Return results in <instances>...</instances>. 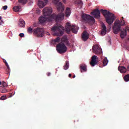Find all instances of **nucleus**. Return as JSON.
Returning a JSON list of instances; mask_svg holds the SVG:
<instances>
[{"mask_svg":"<svg viewBox=\"0 0 129 129\" xmlns=\"http://www.w3.org/2000/svg\"><path fill=\"white\" fill-rule=\"evenodd\" d=\"M65 15L63 13H59L58 14H52L50 17L46 16H43L39 18V22L41 24H44L46 22H59L62 21L64 19Z\"/></svg>","mask_w":129,"mask_h":129,"instance_id":"obj_1","label":"nucleus"},{"mask_svg":"<svg viewBox=\"0 0 129 129\" xmlns=\"http://www.w3.org/2000/svg\"><path fill=\"white\" fill-rule=\"evenodd\" d=\"M100 12L102 13L105 18L106 22L108 24V25H111L113 23V19L114 18V15L113 14L111 13L109 11L107 10H103V9H101Z\"/></svg>","mask_w":129,"mask_h":129,"instance_id":"obj_2","label":"nucleus"},{"mask_svg":"<svg viewBox=\"0 0 129 129\" xmlns=\"http://www.w3.org/2000/svg\"><path fill=\"white\" fill-rule=\"evenodd\" d=\"M51 30L55 32V36H57V37L63 36L65 32V29H64V27H62V25L55 26L51 28Z\"/></svg>","mask_w":129,"mask_h":129,"instance_id":"obj_3","label":"nucleus"},{"mask_svg":"<svg viewBox=\"0 0 129 129\" xmlns=\"http://www.w3.org/2000/svg\"><path fill=\"white\" fill-rule=\"evenodd\" d=\"M79 27L76 25H72L68 22L66 25L65 31L67 34H70V32L74 33V34H77Z\"/></svg>","mask_w":129,"mask_h":129,"instance_id":"obj_4","label":"nucleus"},{"mask_svg":"<svg viewBox=\"0 0 129 129\" xmlns=\"http://www.w3.org/2000/svg\"><path fill=\"white\" fill-rule=\"evenodd\" d=\"M125 24L123 19H120L117 23H115L113 27V32L116 35L118 34V32H120V26H124Z\"/></svg>","mask_w":129,"mask_h":129,"instance_id":"obj_5","label":"nucleus"},{"mask_svg":"<svg viewBox=\"0 0 129 129\" xmlns=\"http://www.w3.org/2000/svg\"><path fill=\"white\" fill-rule=\"evenodd\" d=\"M82 19L84 22H86V23H88L90 25H93V24L95 23L94 18L89 15L83 14L82 15Z\"/></svg>","mask_w":129,"mask_h":129,"instance_id":"obj_6","label":"nucleus"},{"mask_svg":"<svg viewBox=\"0 0 129 129\" xmlns=\"http://www.w3.org/2000/svg\"><path fill=\"white\" fill-rule=\"evenodd\" d=\"M56 50L59 54H63L67 51V47L65 44L63 43H59L56 45Z\"/></svg>","mask_w":129,"mask_h":129,"instance_id":"obj_7","label":"nucleus"},{"mask_svg":"<svg viewBox=\"0 0 129 129\" xmlns=\"http://www.w3.org/2000/svg\"><path fill=\"white\" fill-rule=\"evenodd\" d=\"M59 1L60 0H52V3L56 6L57 11L59 12H63L64 6L62 5V3L59 2Z\"/></svg>","mask_w":129,"mask_h":129,"instance_id":"obj_8","label":"nucleus"},{"mask_svg":"<svg viewBox=\"0 0 129 129\" xmlns=\"http://www.w3.org/2000/svg\"><path fill=\"white\" fill-rule=\"evenodd\" d=\"M42 12L43 16H45L47 18H50L51 17V14L53 13V10L51 8L45 7L43 9Z\"/></svg>","mask_w":129,"mask_h":129,"instance_id":"obj_9","label":"nucleus"},{"mask_svg":"<svg viewBox=\"0 0 129 129\" xmlns=\"http://www.w3.org/2000/svg\"><path fill=\"white\" fill-rule=\"evenodd\" d=\"M33 31L37 37L42 38V37L44 36V29L42 28L38 27L37 28L34 29Z\"/></svg>","mask_w":129,"mask_h":129,"instance_id":"obj_10","label":"nucleus"},{"mask_svg":"<svg viewBox=\"0 0 129 129\" xmlns=\"http://www.w3.org/2000/svg\"><path fill=\"white\" fill-rule=\"evenodd\" d=\"M93 53H95L96 55H100L102 53V49L98 45H95L92 48Z\"/></svg>","mask_w":129,"mask_h":129,"instance_id":"obj_11","label":"nucleus"},{"mask_svg":"<svg viewBox=\"0 0 129 129\" xmlns=\"http://www.w3.org/2000/svg\"><path fill=\"white\" fill-rule=\"evenodd\" d=\"M91 15L94 16L95 19H99L100 18V11L98 9H95L93 11L91 12Z\"/></svg>","mask_w":129,"mask_h":129,"instance_id":"obj_12","label":"nucleus"},{"mask_svg":"<svg viewBox=\"0 0 129 129\" xmlns=\"http://www.w3.org/2000/svg\"><path fill=\"white\" fill-rule=\"evenodd\" d=\"M48 0H39L38 6L40 8H43L48 4Z\"/></svg>","mask_w":129,"mask_h":129,"instance_id":"obj_13","label":"nucleus"},{"mask_svg":"<svg viewBox=\"0 0 129 129\" xmlns=\"http://www.w3.org/2000/svg\"><path fill=\"white\" fill-rule=\"evenodd\" d=\"M89 38V33H88L86 30H85L82 34V40L85 42L87 40H88Z\"/></svg>","mask_w":129,"mask_h":129,"instance_id":"obj_14","label":"nucleus"},{"mask_svg":"<svg viewBox=\"0 0 129 129\" xmlns=\"http://www.w3.org/2000/svg\"><path fill=\"white\" fill-rule=\"evenodd\" d=\"M91 59L90 64L92 66V67H94V66H95L96 64H97V61H96V59H98V57L96 55H93L92 56Z\"/></svg>","mask_w":129,"mask_h":129,"instance_id":"obj_15","label":"nucleus"},{"mask_svg":"<svg viewBox=\"0 0 129 129\" xmlns=\"http://www.w3.org/2000/svg\"><path fill=\"white\" fill-rule=\"evenodd\" d=\"M80 70L81 73L83 72H86L87 71V66L84 63L80 64Z\"/></svg>","mask_w":129,"mask_h":129,"instance_id":"obj_16","label":"nucleus"},{"mask_svg":"<svg viewBox=\"0 0 129 129\" xmlns=\"http://www.w3.org/2000/svg\"><path fill=\"white\" fill-rule=\"evenodd\" d=\"M118 71H120V73H125L126 72V68L122 66H119L118 67Z\"/></svg>","mask_w":129,"mask_h":129,"instance_id":"obj_17","label":"nucleus"},{"mask_svg":"<svg viewBox=\"0 0 129 129\" xmlns=\"http://www.w3.org/2000/svg\"><path fill=\"white\" fill-rule=\"evenodd\" d=\"M102 29L101 30V34L102 36H104L106 34V26L104 24H102Z\"/></svg>","mask_w":129,"mask_h":129,"instance_id":"obj_18","label":"nucleus"},{"mask_svg":"<svg viewBox=\"0 0 129 129\" xmlns=\"http://www.w3.org/2000/svg\"><path fill=\"white\" fill-rule=\"evenodd\" d=\"M26 25V23L25 22V21L23 19H20L19 20V26L20 27V28H24Z\"/></svg>","mask_w":129,"mask_h":129,"instance_id":"obj_19","label":"nucleus"},{"mask_svg":"<svg viewBox=\"0 0 129 129\" xmlns=\"http://www.w3.org/2000/svg\"><path fill=\"white\" fill-rule=\"evenodd\" d=\"M126 29H124L122 31H121V32L120 33V37L121 38V39H123L125 36H126Z\"/></svg>","mask_w":129,"mask_h":129,"instance_id":"obj_20","label":"nucleus"},{"mask_svg":"<svg viewBox=\"0 0 129 129\" xmlns=\"http://www.w3.org/2000/svg\"><path fill=\"white\" fill-rule=\"evenodd\" d=\"M61 42H62V43H66L67 45H68V44H69V41H68V38H67V36H63L61 38Z\"/></svg>","mask_w":129,"mask_h":129,"instance_id":"obj_21","label":"nucleus"},{"mask_svg":"<svg viewBox=\"0 0 129 129\" xmlns=\"http://www.w3.org/2000/svg\"><path fill=\"white\" fill-rule=\"evenodd\" d=\"M13 11L14 12H16V13H18V12H21L22 11V9L21 8V6H15L13 8Z\"/></svg>","mask_w":129,"mask_h":129,"instance_id":"obj_22","label":"nucleus"},{"mask_svg":"<svg viewBox=\"0 0 129 129\" xmlns=\"http://www.w3.org/2000/svg\"><path fill=\"white\" fill-rule=\"evenodd\" d=\"M65 13L66 17H69V16H70L71 14V10H70V8H67Z\"/></svg>","mask_w":129,"mask_h":129,"instance_id":"obj_23","label":"nucleus"},{"mask_svg":"<svg viewBox=\"0 0 129 129\" xmlns=\"http://www.w3.org/2000/svg\"><path fill=\"white\" fill-rule=\"evenodd\" d=\"M69 69V61H66V64L63 66V69L64 70H67Z\"/></svg>","mask_w":129,"mask_h":129,"instance_id":"obj_24","label":"nucleus"},{"mask_svg":"<svg viewBox=\"0 0 129 129\" xmlns=\"http://www.w3.org/2000/svg\"><path fill=\"white\" fill-rule=\"evenodd\" d=\"M107 63H108V60H107V58H105L103 61V66H106L107 65Z\"/></svg>","mask_w":129,"mask_h":129,"instance_id":"obj_25","label":"nucleus"},{"mask_svg":"<svg viewBox=\"0 0 129 129\" xmlns=\"http://www.w3.org/2000/svg\"><path fill=\"white\" fill-rule=\"evenodd\" d=\"M123 79L125 82H127L129 81V74H127L123 77Z\"/></svg>","mask_w":129,"mask_h":129,"instance_id":"obj_26","label":"nucleus"},{"mask_svg":"<svg viewBox=\"0 0 129 129\" xmlns=\"http://www.w3.org/2000/svg\"><path fill=\"white\" fill-rule=\"evenodd\" d=\"M77 4L79 8L80 9H81V8H82V6H83V3L82 2V1H78Z\"/></svg>","mask_w":129,"mask_h":129,"instance_id":"obj_27","label":"nucleus"},{"mask_svg":"<svg viewBox=\"0 0 129 129\" xmlns=\"http://www.w3.org/2000/svg\"><path fill=\"white\" fill-rule=\"evenodd\" d=\"M27 2H28V0H18V3H20V4H22L23 5H26Z\"/></svg>","mask_w":129,"mask_h":129,"instance_id":"obj_28","label":"nucleus"},{"mask_svg":"<svg viewBox=\"0 0 129 129\" xmlns=\"http://www.w3.org/2000/svg\"><path fill=\"white\" fill-rule=\"evenodd\" d=\"M55 43H59L60 42V37H57L54 40Z\"/></svg>","mask_w":129,"mask_h":129,"instance_id":"obj_29","label":"nucleus"},{"mask_svg":"<svg viewBox=\"0 0 129 129\" xmlns=\"http://www.w3.org/2000/svg\"><path fill=\"white\" fill-rule=\"evenodd\" d=\"M2 86H3V87H7L8 84H7V83L5 82L4 81H3Z\"/></svg>","mask_w":129,"mask_h":129,"instance_id":"obj_30","label":"nucleus"},{"mask_svg":"<svg viewBox=\"0 0 129 129\" xmlns=\"http://www.w3.org/2000/svg\"><path fill=\"white\" fill-rule=\"evenodd\" d=\"M28 33H33V29L31 27H29L27 30Z\"/></svg>","mask_w":129,"mask_h":129,"instance_id":"obj_31","label":"nucleus"},{"mask_svg":"<svg viewBox=\"0 0 129 129\" xmlns=\"http://www.w3.org/2000/svg\"><path fill=\"white\" fill-rule=\"evenodd\" d=\"M7 98V96H1V97L0 98V99L1 100H5V99H6Z\"/></svg>","mask_w":129,"mask_h":129,"instance_id":"obj_32","label":"nucleus"},{"mask_svg":"<svg viewBox=\"0 0 129 129\" xmlns=\"http://www.w3.org/2000/svg\"><path fill=\"white\" fill-rule=\"evenodd\" d=\"M24 36H25V34H24V33L19 34V36L21 37V38H23V37H24Z\"/></svg>","mask_w":129,"mask_h":129,"instance_id":"obj_33","label":"nucleus"},{"mask_svg":"<svg viewBox=\"0 0 129 129\" xmlns=\"http://www.w3.org/2000/svg\"><path fill=\"white\" fill-rule=\"evenodd\" d=\"M7 67V71H8V73H9V72H10V70H11V69H10V66H8Z\"/></svg>","mask_w":129,"mask_h":129,"instance_id":"obj_34","label":"nucleus"},{"mask_svg":"<svg viewBox=\"0 0 129 129\" xmlns=\"http://www.w3.org/2000/svg\"><path fill=\"white\" fill-rule=\"evenodd\" d=\"M7 9H8V6H5L3 7V9L5 10H7Z\"/></svg>","mask_w":129,"mask_h":129,"instance_id":"obj_35","label":"nucleus"},{"mask_svg":"<svg viewBox=\"0 0 129 129\" xmlns=\"http://www.w3.org/2000/svg\"><path fill=\"white\" fill-rule=\"evenodd\" d=\"M2 24H4V21L3 20H1L0 22V26H2Z\"/></svg>","mask_w":129,"mask_h":129,"instance_id":"obj_36","label":"nucleus"},{"mask_svg":"<svg viewBox=\"0 0 129 129\" xmlns=\"http://www.w3.org/2000/svg\"><path fill=\"white\" fill-rule=\"evenodd\" d=\"M47 76H51V73H50V72L47 73Z\"/></svg>","mask_w":129,"mask_h":129,"instance_id":"obj_37","label":"nucleus"},{"mask_svg":"<svg viewBox=\"0 0 129 129\" xmlns=\"http://www.w3.org/2000/svg\"><path fill=\"white\" fill-rule=\"evenodd\" d=\"M69 77L71 78V77H72V75L71 74H69Z\"/></svg>","mask_w":129,"mask_h":129,"instance_id":"obj_38","label":"nucleus"},{"mask_svg":"<svg viewBox=\"0 0 129 129\" xmlns=\"http://www.w3.org/2000/svg\"><path fill=\"white\" fill-rule=\"evenodd\" d=\"M5 65H6V66H7V67L8 66H9V64H8V62H5Z\"/></svg>","mask_w":129,"mask_h":129,"instance_id":"obj_39","label":"nucleus"},{"mask_svg":"<svg viewBox=\"0 0 129 129\" xmlns=\"http://www.w3.org/2000/svg\"><path fill=\"white\" fill-rule=\"evenodd\" d=\"M126 69V71H129V66H128L127 67V69Z\"/></svg>","mask_w":129,"mask_h":129,"instance_id":"obj_40","label":"nucleus"},{"mask_svg":"<svg viewBox=\"0 0 129 129\" xmlns=\"http://www.w3.org/2000/svg\"><path fill=\"white\" fill-rule=\"evenodd\" d=\"M3 62H4V63H6V62H7V60H6V59H3Z\"/></svg>","mask_w":129,"mask_h":129,"instance_id":"obj_41","label":"nucleus"},{"mask_svg":"<svg viewBox=\"0 0 129 129\" xmlns=\"http://www.w3.org/2000/svg\"><path fill=\"white\" fill-rule=\"evenodd\" d=\"M75 77H76V76H75V75L73 76V78H75Z\"/></svg>","mask_w":129,"mask_h":129,"instance_id":"obj_42","label":"nucleus"},{"mask_svg":"<svg viewBox=\"0 0 129 129\" xmlns=\"http://www.w3.org/2000/svg\"><path fill=\"white\" fill-rule=\"evenodd\" d=\"M62 2L65 4V3H66V0H62Z\"/></svg>","mask_w":129,"mask_h":129,"instance_id":"obj_43","label":"nucleus"},{"mask_svg":"<svg viewBox=\"0 0 129 129\" xmlns=\"http://www.w3.org/2000/svg\"><path fill=\"white\" fill-rule=\"evenodd\" d=\"M2 82L0 81V85H2Z\"/></svg>","mask_w":129,"mask_h":129,"instance_id":"obj_44","label":"nucleus"},{"mask_svg":"<svg viewBox=\"0 0 129 129\" xmlns=\"http://www.w3.org/2000/svg\"><path fill=\"white\" fill-rule=\"evenodd\" d=\"M2 20V16H0V21Z\"/></svg>","mask_w":129,"mask_h":129,"instance_id":"obj_45","label":"nucleus"},{"mask_svg":"<svg viewBox=\"0 0 129 129\" xmlns=\"http://www.w3.org/2000/svg\"><path fill=\"white\" fill-rule=\"evenodd\" d=\"M48 35H50V34H49V33H48Z\"/></svg>","mask_w":129,"mask_h":129,"instance_id":"obj_46","label":"nucleus"},{"mask_svg":"<svg viewBox=\"0 0 129 129\" xmlns=\"http://www.w3.org/2000/svg\"><path fill=\"white\" fill-rule=\"evenodd\" d=\"M122 19H123V17H122Z\"/></svg>","mask_w":129,"mask_h":129,"instance_id":"obj_47","label":"nucleus"}]
</instances>
